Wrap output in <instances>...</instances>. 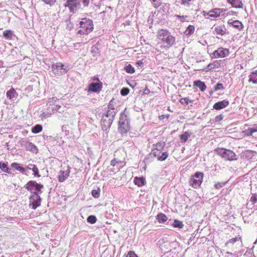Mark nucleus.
<instances>
[{"label":"nucleus","mask_w":257,"mask_h":257,"mask_svg":"<svg viewBox=\"0 0 257 257\" xmlns=\"http://www.w3.org/2000/svg\"><path fill=\"white\" fill-rule=\"evenodd\" d=\"M79 25L80 26L77 33L80 35H87L93 29L92 21L86 18L82 19Z\"/></svg>","instance_id":"obj_1"},{"label":"nucleus","mask_w":257,"mask_h":257,"mask_svg":"<svg viewBox=\"0 0 257 257\" xmlns=\"http://www.w3.org/2000/svg\"><path fill=\"white\" fill-rule=\"evenodd\" d=\"M158 38L166 44L167 46H171L175 43V38L170 33L165 30H161L158 33Z\"/></svg>","instance_id":"obj_2"},{"label":"nucleus","mask_w":257,"mask_h":257,"mask_svg":"<svg viewBox=\"0 0 257 257\" xmlns=\"http://www.w3.org/2000/svg\"><path fill=\"white\" fill-rule=\"evenodd\" d=\"M126 109L124 110L123 113H121L119 121L118 122V131L121 134L126 133L130 130V121L128 116L125 112Z\"/></svg>","instance_id":"obj_3"},{"label":"nucleus","mask_w":257,"mask_h":257,"mask_svg":"<svg viewBox=\"0 0 257 257\" xmlns=\"http://www.w3.org/2000/svg\"><path fill=\"white\" fill-rule=\"evenodd\" d=\"M70 69L67 65L63 64L61 63H57L52 66V71L54 74L61 75L67 73Z\"/></svg>","instance_id":"obj_4"},{"label":"nucleus","mask_w":257,"mask_h":257,"mask_svg":"<svg viewBox=\"0 0 257 257\" xmlns=\"http://www.w3.org/2000/svg\"><path fill=\"white\" fill-rule=\"evenodd\" d=\"M204 174L202 172H197L192 176L189 180V184L194 188H198L201 184Z\"/></svg>","instance_id":"obj_5"},{"label":"nucleus","mask_w":257,"mask_h":257,"mask_svg":"<svg viewBox=\"0 0 257 257\" xmlns=\"http://www.w3.org/2000/svg\"><path fill=\"white\" fill-rule=\"evenodd\" d=\"M218 154L226 160L234 161L237 159L235 154L230 150L221 149L218 151Z\"/></svg>","instance_id":"obj_6"},{"label":"nucleus","mask_w":257,"mask_h":257,"mask_svg":"<svg viewBox=\"0 0 257 257\" xmlns=\"http://www.w3.org/2000/svg\"><path fill=\"white\" fill-rule=\"evenodd\" d=\"M229 54V51L228 49L220 47L211 53L210 56L212 58H224Z\"/></svg>","instance_id":"obj_7"},{"label":"nucleus","mask_w":257,"mask_h":257,"mask_svg":"<svg viewBox=\"0 0 257 257\" xmlns=\"http://www.w3.org/2000/svg\"><path fill=\"white\" fill-rule=\"evenodd\" d=\"M30 206H32V208L36 209L41 205V198L40 195L32 194L29 198Z\"/></svg>","instance_id":"obj_8"},{"label":"nucleus","mask_w":257,"mask_h":257,"mask_svg":"<svg viewBox=\"0 0 257 257\" xmlns=\"http://www.w3.org/2000/svg\"><path fill=\"white\" fill-rule=\"evenodd\" d=\"M113 120L107 117L103 116L101 120V126L103 131H106L109 128Z\"/></svg>","instance_id":"obj_9"},{"label":"nucleus","mask_w":257,"mask_h":257,"mask_svg":"<svg viewBox=\"0 0 257 257\" xmlns=\"http://www.w3.org/2000/svg\"><path fill=\"white\" fill-rule=\"evenodd\" d=\"M225 11V10L223 9H213L210 11L211 18H217L220 16H224Z\"/></svg>","instance_id":"obj_10"},{"label":"nucleus","mask_w":257,"mask_h":257,"mask_svg":"<svg viewBox=\"0 0 257 257\" xmlns=\"http://www.w3.org/2000/svg\"><path fill=\"white\" fill-rule=\"evenodd\" d=\"M102 88L101 83H91L88 86V92H99L101 90Z\"/></svg>","instance_id":"obj_11"},{"label":"nucleus","mask_w":257,"mask_h":257,"mask_svg":"<svg viewBox=\"0 0 257 257\" xmlns=\"http://www.w3.org/2000/svg\"><path fill=\"white\" fill-rule=\"evenodd\" d=\"M224 60H216L214 61L212 63H210L207 66L208 70H211L215 68H218L221 67H223Z\"/></svg>","instance_id":"obj_12"},{"label":"nucleus","mask_w":257,"mask_h":257,"mask_svg":"<svg viewBox=\"0 0 257 257\" xmlns=\"http://www.w3.org/2000/svg\"><path fill=\"white\" fill-rule=\"evenodd\" d=\"M229 104V101L226 99L223 100L222 101H219L218 102L215 103L213 105V108L216 110H220L222 109L225 107H226Z\"/></svg>","instance_id":"obj_13"},{"label":"nucleus","mask_w":257,"mask_h":257,"mask_svg":"<svg viewBox=\"0 0 257 257\" xmlns=\"http://www.w3.org/2000/svg\"><path fill=\"white\" fill-rule=\"evenodd\" d=\"M212 29H214V32L217 34L222 36L224 35L226 31V29L224 25H214Z\"/></svg>","instance_id":"obj_14"},{"label":"nucleus","mask_w":257,"mask_h":257,"mask_svg":"<svg viewBox=\"0 0 257 257\" xmlns=\"http://www.w3.org/2000/svg\"><path fill=\"white\" fill-rule=\"evenodd\" d=\"M65 6L69 7L71 11H74L78 6H80V3L78 0H67Z\"/></svg>","instance_id":"obj_15"},{"label":"nucleus","mask_w":257,"mask_h":257,"mask_svg":"<svg viewBox=\"0 0 257 257\" xmlns=\"http://www.w3.org/2000/svg\"><path fill=\"white\" fill-rule=\"evenodd\" d=\"M25 148L27 150L30 151L33 153H37L38 150L37 147L32 143L27 141L25 144Z\"/></svg>","instance_id":"obj_16"},{"label":"nucleus","mask_w":257,"mask_h":257,"mask_svg":"<svg viewBox=\"0 0 257 257\" xmlns=\"http://www.w3.org/2000/svg\"><path fill=\"white\" fill-rule=\"evenodd\" d=\"M70 171L69 169L64 171H61L60 172V175L58 176V180L60 182H63L69 176Z\"/></svg>","instance_id":"obj_17"},{"label":"nucleus","mask_w":257,"mask_h":257,"mask_svg":"<svg viewBox=\"0 0 257 257\" xmlns=\"http://www.w3.org/2000/svg\"><path fill=\"white\" fill-rule=\"evenodd\" d=\"M228 24L230 26H232L233 28H236L238 30H241L243 27L242 23L238 20H229Z\"/></svg>","instance_id":"obj_18"},{"label":"nucleus","mask_w":257,"mask_h":257,"mask_svg":"<svg viewBox=\"0 0 257 257\" xmlns=\"http://www.w3.org/2000/svg\"><path fill=\"white\" fill-rule=\"evenodd\" d=\"M227 2L235 8H243V4L240 0H227Z\"/></svg>","instance_id":"obj_19"},{"label":"nucleus","mask_w":257,"mask_h":257,"mask_svg":"<svg viewBox=\"0 0 257 257\" xmlns=\"http://www.w3.org/2000/svg\"><path fill=\"white\" fill-rule=\"evenodd\" d=\"M6 96L9 99L13 100L14 98H17L18 94L15 89L12 88L7 92Z\"/></svg>","instance_id":"obj_20"},{"label":"nucleus","mask_w":257,"mask_h":257,"mask_svg":"<svg viewBox=\"0 0 257 257\" xmlns=\"http://www.w3.org/2000/svg\"><path fill=\"white\" fill-rule=\"evenodd\" d=\"M36 185H37L36 181L31 180L27 183L25 187L33 194L34 192L33 190L35 189Z\"/></svg>","instance_id":"obj_21"},{"label":"nucleus","mask_w":257,"mask_h":257,"mask_svg":"<svg viewBox=\"0 0 257 257\" xmlns=\"http://www.w3.org/2000/svg\"><path fill=\"white\" fill-rule=\"evenodd\" d=\"M235 242H237V244L241 246L242 244V242H241L240 237H235V238H233L229 239L226 243V245L227 246H230L231 244H233Z\"/></svg>","instance_id":"obj_22"},{"label":"nucleus","mask_w":257,"mask_h":257,"mask_svg":"<svg viewBox=\"0 0 257 257\" xmlns=\"http://www.w3.org/2000/svg\"><path fill=\"white\" fill-rule=\"evenodd\" d=\"M193 85L198 87L201 91H204L206 88L204 82L200 80H196L194 81Z\"/></svg>","instance_id":"obj_23"},{"label":"nucleus","mask_w":257,"mask_h":257,"mask_svg":"<svg viewBox=\"0 0 257 257\" xmlns=\"http://www.w3.org/2000/svg\"><path fill=\"white\" fill-rule=\"evenodd\" d=\"M134 183L139 187H142L146 183V180L144 177H135L134 179Z\"/></svg>","instance_id":"obj_24"},{"label":"nucleus","mask_w":257,"mask_h":257,"mask_svg":"<svg viewBox=\"0 0 257 257\" xmlns=\"http://www.w3.org/2000/svg\"><path fill=\"white\" fill-rule=\"evenodd\" d=\"M249 81L253 84H257V70L252 72L249 76Z\"/></svg>","instance_id":"obj_25"},{"label":"nucleus","mask_w":257,"mask_h":257,"mask_svg":"<svg viewBox=\"0 0 257 257\" xmlns=\"http://www.w3.org/2000/svg\"><path fill=\"white\" fill-rule=\"evenodd\" d=\"M14 36V32L12 30H7L3 32V36L7 40H11Z\"/></svg>","instance_id":"obj_26"},{"label":"nucleus","mask_w":257,"mask_h":257,"mask_svg":"<svg viewBox=\"0 0 257 257\" xmlns=\"http://www.w3.org/2000/svg\"><path fill=\"white\" fill-rule=\"evenodd\" d=\"M165 143L164 142H159L157 143L156 145H154V149L153 150H155V151L162 152L164 147H165Z\"/></svg>","instance_id":"obj_27"},{"label":"nucleus","mask_w":257,"mask_h":257,"mask_svg":"<svg viewBox=\"0 0 257 257\" xmlns=\"http://www.w3.org/2000/svg\"><path fill=\"white\" fill-rule=\"evenodd\" d=\"M43 187L42 184L37 183V185H36L35 187V191H34L33 194L40 195V194L42 193L41 189H42Z\"/></svg>","instance_id":"obj_28"},{"label":"nucleus","mask_w":257,"mask_h":257,"mask_svg":"<svg viewBox=\"0 0 257 257\" xmlns=\"http://www.w3.org/2000/svg\"><path fill=\"white\" fill-rule=\"evenodd\" d=\"M116 112L114 110H107L106 114L104 115L105 117L110 118L112 120H114V116L115 115Z\"/></svg>","instance_id":"obj_29"},{"label":"nucleus","mask_w":257,"mask_h":257,"mask_svg":"<svg viewBox=\"0 0 257 257\" xmlns=\"http://www.w3.org/2000/svg\"><path fill=\"white\" fill-rule=\"evenodd\" d=\"M8 163L0 162V169L4 172L10 173V169L8 167Z\"/></svg>","instance_id":"obj_30"},{"label":"nucleus","mask_w":257,"mask_h":257,"mask_svg":"<svg viewBox=\"0 0 257 257\" xmlns=\"http://www.w3.org/2000/svg\"><path fill=\"white\" fill-rule=\"evenodd\" d=\"M43 127L41 124H36L32 128V132L34 134H37L42 131Z\"/></svg>","instance_id":"obj_31"},{"label":"nucleus","mask_w":257,"mask_h":257,"mask_svg":"<svg viewBox=\"0 0 257 257\" xmlns=\"http://www.w3.org/2000/svg\"><path fill=\"white\" fill-rule=\"evenodd\" d=\"M195 30V27L193 25H189L186 29L185 33L186 36H190L192 35Z\"/></svg>","instance_id":"obj_32"},{"label":"nucleus","mask_w":257,"mask_h":257,"mask_svg":"<svg viewBox=\"0 0 257 257\" xmlns=\"http://www.w3.org/2000/svg\"><path fill=\"white\" fill-rule=\"evenodd\" d=\"M157 219L160 223H163L167 219V216L163 213H160L157 215Z\"/></svg>","instance_id":"obj_33"},{"label":"nucleus","mask_w":257,"mask_h":257,"mask_svg":"<svg viewBox=\"0 0 257 257\" xmlns=\"http://www.w3.org/2000/svg\"><path fill=\"white\" fill-rule=\"evenodd\" d=\"M182 5L187 7H190V6L194 4L195 0H181Z\"/></svg>","instance_id":"obj_34"},{"label":"nucleus","mask_w":257,"mask_h":257,"mask_svg":"<svg viewBox=\"0 0 257 257\" xmlns=\"http://www.w3.org/2000/svg\"><path fill=\"white\" fill-rule=\"evenodd\" d=\"M173 225L174 227L179 228H182L184 226V224H183L182 222L177 219H175L174 220Z\"/></svg>","instance_id":"obj_35"},{"label":"nucleus","mask_w":257,"mask_h":257,"mask_svg":"<svg viewBox=\"0 0 257 257\" xmlns=\"http://www.w3.org/2000/svg\"><path fill=\"white\" fill-rule=\"evenodd\" d=\"M190 137V135L188 132H185L180 136V139L182 142H186L188 138Z\"/></svg>","instance_id":"obj_36"},{"label":"nucleus","mask_w":257,"mask_h":257,"mask_svg":"<svg viewBox=\"0 0 257 257\" xmlns=\"http://www.w3.org/2000/svg\"><path fill=\"white\" fill-rule=\"evenodd\" d=\"M29 166H33L32 168V171L34 172V175L38 177H40L41 176L39 174V170L36 165L33 164H29Z\"/></svg>","instance_id":"obj_37"},{"label":"nucleus","mask_w":257,"mask_h":257,"mask_svg":"<svg viewBox=\"0 0 257 257\" xmlns=\"http://www.w3.org/2000/svg\"><path fill=\"white\" fill-rule=\"evenodd\" d=\"M245 158L248 160L252 159L254 156V152L250 150H247L244 152Z\"/></svg>","instance_id":"obj_38"},{"label":"nucleus","mask_w":257,"mask_h":257,"mask_svg":"<svg viewBox=\"0 0 257 257\" xmlns=\"http://www.w3.org/2000/svg\"><path fill=\"white\" fill-rule=\"evenodd\" d=\"M97 218L95 215H90L87 218V221L91 224H94L96 222Z\"/></svg>","instance_id":"obj_39"},{"label":"nucleus","mask_w":257,"mask_h":257,"mask_svg":"<svg viewBox=\"0 0 257 257\" xmlns=\"http://www.w3.org/2000/svg\"><path fill=\"white\" fill-rule=\"evenodd\" d=\"M124 69L127 73H133L135 72V68L131 65L128 64L124 67Z\"/></svg>","instance_id":"obj_40"},{"label":"nucleus","mask_w":257,"mask_h":257,"mask_svg":"<svg viewBox=\"0 0 257 257\" xmlns=\"http://www.w3.org/2000/svg\"><path fill=\"white\" fill-rule=\"evenodd\" d=\"M189 102H191V103H193V100H190L188 98V97H185V98H181L180 100V102L183 104V105H187L189 104Z\"/></svg>","instance_id":"obj_41"},{"label":"nucleus","mask_w":257,"mask_h":257,"mask_svg":"<svg viewBox=\"0 0 257 257\" xmlns=\"http://www.w3.org/2000/svg\"><path fill=\"white\" fill-rule=\"evenodd\" d=\"M168 156L169 154L167 152H163L159 156L158 160L161 161H164L168 158Z\"/></svg>","instance_id":"obj_42"},{"label":"nucleus","mask_w":257,"mask_h":257,"mask_svg":"<svg viewBox=\"0 0 257 257\" xmlns=\"http://www.w3.org/2000/svg\"><path fill=\"white\" fill-rule=\"evenodd\" d=\"M155 8H158L162 4L161 0H151Z\"/></svg>","instance_id":"obj_43"},{"label":"nucleus","mask_w":257,"mask_h":257,"mask_svg":"<svg viewBox=\"0 0 257 257\" xmlns=\"http://www.w3.org/2000/svg\"><path fill=\"white\" fill-rule=\"evenodd\" d=\"M49 109H51L52 111H58L59 112H61L60 109L61 108V106L58 105H54L50 107H49Z\"/></svg>","instance_id":"obj_44"},{"label":"nucleus","mask_w":257,"mask_h":257,"mask_svg":"<svg viewBox=\"0 0 257 257\" xmlns=\"http://www.w3.org/2000/svg\"><path fill=\"white\" fill-rule=\"evenodd\" d=\"M91 194L93 197H94L95 198H97L100 196V189H98V190H93L91 192Z\"/></svg>","instance_id":"obj_45"},{"label":"nucleus","mask_w":257,"mask_h":257,"mask_svg":"<svg viewBox=\"0 0 257 257\" xmlns=\"http://www.w3.org/2000/svg\"><path fill=\"white\" fill-rule=\"evenodd\" d=\"M130 92V89L127 87H123L120 90V94L122 96L127 95Z\"/></svg>","instance_id":"obj_46"},{"label":"nucleus","mask_w":257,"mask_h":257,"mask_svg":"<svg viewBox=\"0 0 257 257\" xmlns=\"http://www.w3.org/2000/svg\"><path fill=\"white\" fill-rule=\"evenodd\" d=\"M226 182H217L214 185V187L216 189H219L223 187L225 184Z\"/></svg>","instance_id":"obj_47"},{"label":"nucleus","mask_w":257,"mask_h":257,"mask_svg":"<svg viewBox=\"0 0 257 257\" xmlns=\"http://www.w3.org/2000/svg\"><path fill=\"white\" fill-rule=\"evenodd\" d=\"M92 53L93 54V56H95L97 54H98L99 52V49L98 48L95 46H93L92 47Z\"/></svg>","instance_id":"obj_48"},{"label":"nucleus","mask_w":257,"mask_h":257,"mask_svg":"<svg viewBox=\"0 0 257 257\" xmlns=\"http://www.w3.org/2000/svg\"><path fill=\"white\" fill-rule=\"evenodd\" d=\"M113 101H114V99H112L109 102L108 105L107 106L108 110H114V106L113 104Z\"/></svg>","instance_id":"obj_49"},{"label":"nucleus","mask_w":257,"mask_h":257,"mask_svg":"<svg viewBox=\"0 0 257 257\" xmlns=\"http://www.w3.org/2000/svg\"><path fill=\"white\" fill-rule=\"evenodd\" d=\"M175 17L180 19V21L182 22L186 21V19L188 18L187 16H180V15H175Z\"/></svg>","instance_id":"obj_50"},{"label":"nucleus","mask_w":257,"mask_h":257,"mask_svg":"<svg viewBox=\"0 0 257 257\" xmlns=\"http://www.w3.org/2000/svg\"><path fill=\"white\" fill-rule=\"evenodd\" d=\"M253 204L257 202V194H254L252 195L250 199Z\"/></svg>","instance_id":"obj_51"},{"label":"nucleus","mask_w":257,"mask_h":257,"mask_svg":"<svg viewBox=\"0 0 257 257\" xmlns=\"http://www.w3.org/2000/svg\"><path fill=\"white\" fill-rule=\"evenodd\" d=\"M201 14L206 19H209L210 17L211 18V13H210V11L208 12L203 11L201 12Z\"/></svg>","instance_id":"obj_52"},{"label":"nucleus","mask_w":257,"mask_h":257,"mask_svg":"<svg viewBox=\"0 0 257 257\" xmlns=\"http://www.w3.org/2000/svg\"><path fill=\"white\" fill-rule=\"evenodd\" d=\"M161 152L155 151V150H152L151 154H152L155 157H158V159H159V156H160Z\"/></svg>","instance_id":"obj_53"},{"label":"nucleus","mask_w":257,"mask_h":257,"mask_svg":"<svg viewBox=\"0 0 257 257\" xmlns=\"http://www.w3.org/2000/svg\"><path fill=\"white\" fill-rule=\"evenodd\" d=\"M224 87L222 83H217L214 87V90L217 91L218 90L222 89Z\"/></svg>","instance_id":"obj_54"},{"label":"nucleus","mask_w":257,"mask_h":257,"mask_svg":"<svg viewBox=\"0 0 257 257\" xmlns=\"http://www.w3.org/2000/svg\"><path fill=\"white\" fill-rule=\"evenodd\" d=\"M42 1L50 6L53 5L56 2V0H42Z\"/></svg>","instance_id":"obj_55"},{"label":"nucleus","mask_w":257,"mask_h":257,"mask_svg":"<svg viewBox=\"0 0 257 257\" xmlns=\"http://www.w3.org/2000/svg\"><path fill=\"white\" fill-rule=\"evenodd\" d=\"M223 118V116L222 114H220L219 115H217L215 118V121L216 122H220L221 120H222Z\"/></svg>","instance_id":"obj_56"},{"label":"nucleus","mask_w":257,"mask_h":257,"mask_svg":"<svg viewBox=\"0 0 257 257\" xmlns=\"http://www.w3.org/2000/svg\"><path fill=\"white\" fill-rule=\"evenodd\" d=\"M126 257H138V256L135 254V253L133 251H130L127 255Z\"/></svg>","instance_id":"obj_57"},{"label":"nucleus","mask_w":257,"mask_h":257,"mask_svg":"<svg viewBox=\"0 0 257 257\" xmlns=\"http://www.w3.org/2000/svg\"><path fill=\"white\" fill-rule=\"evenodd\" d=\"M20 165V164H19V163L15 162V163H13L11 164V166L12 168L15 169L16 170H18V168L19 167Z\"/></svg>","instance_id":"obj_58"},{"label":"nucleus","mask_w":257,"mask_h":257,"mask_svg":"<svg viewBox=\"0 0 257 257\" xmlns=\"http://www.w3.org/2000/svg\"><path fill=\"white\" fill-rule=\"evenodd\" d=\"M18 169V171H20L21 173L23 174H26V168L22 167L20 165Z\"/></svg>","instance_id":"obj_59"},{"label":"nucleus","mask_w":257,"mask_h":257,"mask_svg":"<svg viewBox=\"0 0 257 257\" xmlns=\"http://www.w3.org/2000/svg\"><path fill=\"white\" fill-rule=\"evenodd\" d=\"M250 130L252 132L253 134L257 132V124H254L252 127H250Z\"/></svg>","instance_id":"obj_60"},{"label":"nucleus","mask_w":257,"mask_h":257,"mask_svg":"<svg viewBox=\"0 0 257 257\" xmlns=\"http://www.w3.org/2000/svg\"><path fill=\"white\" fill-rule=\"evenodd\" d=\"M245 132L246 135L247 136H252L253 134L252 132L250 130V128H248L247 130H246Z\"/></svg>","instance_id":"obj_61"},{"label":"nucleus","mask_w":257,"mask_h":257,"mask_svg":"<svg viewBox=\"0 0 257 257\" xmlns=\"http://www.w3.org/2000/svg\"><path fill=\"white\" fill-rule=\"evenodd\" d=\"M49 104L50 106H52L54 105V103L53 102V100H52L51 98H49L48 100V102L47 103V105H48Z\"/></svg>","instance_id":"obj_62"},{"label":"nucleus","mask_w":257,"mask_h":257,"mask_svg":"<svg viewBox=\"0 0 257 257\" xmlns=\"http://www.w3.org/2000/svg\"><path fill=\"white\" fill-rule=\"evenodd\" d=\"M137 65H138L139 66H141V67H143L144 63L141 60H139L136 63Z\"/></svg>","instance_id":"obj_63"},{"label":"nucleus","mask_w":257,"mask_h":257,"mask_svg":"<svg viewBox=\"0 0 257 257\" xmlns=\"http://www.w3.org/2000/svg\"><path fill=\"white\" fill-rule=\"evenodd\" d=\"M116 162H117L116 161V160L114 159L112 160V161H111V162H110V165H111V166H115V163H116Z\"/></svg>","instance_id":"obj_64"}]
</instances>
